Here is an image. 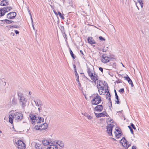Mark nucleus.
<instances>
[{
    "instance_id": "36",
    "label": "nucleus",
    "mask_w": 149,
    "mask_h": 149,
    "mask_svg": "<svg viewBox=\"0 0 149 149\" xmlns=\"http://www.w3.org/2000/svg\"><path fill=\"white\" fill-rule=\"evenodd\" d=\"M128 127L129 128V129H130V131H131V133L133 134H134V133H133V130L132 129V128L131 126H128Z\"/></svg>"
},
{
    "instance_id": "59",
    "label": "nucleus",
    "mask_w": 149,
    "mask_h": 149,
    "mask_svg": "<svg viewBox=\"0 0 149 149\" xmlns=\"http://www.w3.org/2000/svg\"><path fill=\"white\" fill-rule=\"evenodd\" d=\"M122 65H123V67H124V65L122 63Z\"/></svg>"
},
{
    "instance_id": "20",
    "label": "nucleus",
    "mask_w": 149,
    "mask_h": 149,
    "mask_svg": "<svg viewBox=\"0 0 149 149\" xmlns=\"http://www.w3.org/2000/svg\"><path fill=\"white\" fill-rule=\"evenodd\" d=\"M48 125L46 123H45L42 124V125H40V128L41 130H44L47 129L48 127Z\"/></svg>"
},
{
    "instance_id": "8",
    "label": "nucleus",
    "mask_w": 149,
    "mask_h": 149,
    "mask_svg": "<svg viewBox=\"0 0 149 149\" xmlns=\"http://www.w3.org/2000/svg\"><path fill=\"white\" fill-rule=\"evenodd\" d=\"M111 60L109 57L107 56L106 55L103 54L102 56V62L104 63L108 62Z\"/></svg>"
},
{
    "instance_id": "42",
    "label": "nucleus",
    "mask_w": 149,
    "mask_h": 149,
    "mask_svg": "<svg viewBox=\"0 0 149 149\" xmlns=\"http://www.w3.org/2000/svg\"><path fill=\"white\" fill-rule=\"evenodd\" d=\"M134 1V2L135 3V5H136V6L137 7V8L138 9V10H139V8L138 7V6H137V2H136V1Z\"/></svg>"
},
{
    "instance_id": "16",
    "label": "nucleus",
    "mask_w": 149,
    "mask_h": 149,
    "mask_svg": "<svg viewBox=\"0 0 149 149\" xmlns=\"http://www.w3.org/2000/svg\"><path fill=\"white\" fill-rule=\"evenodd\" d=\"M42 142L44 145L45 146L50 145L52 144L51 141L46 139L43 140L42 141Z\"/></svg>"
},
{
    "instance_id": "34",
    "label": "nucleus",
    "mask_w": 149,
    "mask_h": 149,
    "mask_svg": "<svg viewBox=\"0 0 149 149\" xmlns=\"http://www.w3.org/2000/svg\"><path fill=\"white\" fill-rule=\"evenodd\" d=\"M43 106H41V107H38V111L39 112H40L42 111H43L44 109L42 107Z\"/></svg>"
},
{
    "instance_id": "53",
    "label": "nucleus",
    "mask_w": 149,
    "mask_h": 149,
    "mask_svg": "<svg viewBox=\"0 0 149 149\" xmlns=\"http://www.w3.org/2000/svg\"><path fill=\"white\" fill-rule=\"evenodd\" d=\"M31 94H32V93H31V91H29V95H31Z\"/></svg>"
},
{
    "instance_id": "14",
    "label": "nucleus",
    "mask_w": 149,
    "mask_h": 149,
    "mask_svg": "<svg viewBox=\"0 0 149 149\" xmlns=\"http://www.w3.org/2000/svg\"><path fill=\"white\" fill-rule=\"evenodd\" d=\"M116 131L114 132V134L116 138H119L121 135V132L118 129H116Z\"/></svg>"
},
{
    "instance_id": "9",
    "label": "nucleus",
    "mask_w": 149,
    "mask_h": 149,
    "mask_svg": "<svg viewBox=\"0 0 149 149\" xmlns=\"http://www.w3.org/2000/svg\"><path fill=\"white\" fill-rule=\"evenodd\" d=\"M120 143L122 144L123 146L125 148L127 149L130 146L127 144V141L126 140L124 137L122 138L120 141Z\"/></svg>"
},
{
    "instance_id": "17",
    "label": "nucleus",
    "mask_w": 149,
    "mask_h": 149,
    "mask_svg": "<svg viewBox=\"0 0 149 149\" xmlns=\"http://www.w3.org/2000/svg\"><path fill=\"white\" fill-rule=\"evenodd\" d=\"M88 42L91 45L94 44L95 43V40L91 37L88 38Z\"/></svg>"
},
{
    "instance_id": "51",
    "label": "nucleus",
    "mask_w": 149,
    "mask_h": 149,
    "mask_svg": "<svg viewBox=\"0 0 149 149\" xmlns=\"http://www.w3.org/2000/svg\"><path fill=\"white\" fill-rule=\"evenodd\" d=\"M132 149H136V147L135 146H133L132 147Z\"/></svg>"
},
{
    "instance_id": "13",
    "label": "nucleus",
    "mask_w": 149,
    "mask_h": 149,
    "mask_svg": "<svg viewBox=\"0 0 149 149\" xmlns=\"http://www.w3.org/2000/svg\"><path fill=\"white\" fill-rule=\"evenodd\" d=\"M97 86L98 89L104 88V85L102 81H98L97 83Z\"/></svg>"
},
{
    "instance_id": "26",
    "label": "nucleus",
    "mask_w": 149,
    "mask_h": 149,
    "mask_svg": "<svg viewBox=\"0 0 149 149\" xmlns=\"http://www.w3.org/2000/svg\"><path fill=\"white\" fill-rule=\"evenodd\" d=\"M29 117L30 118L31 123H32L34 118L35 119V118H36V116L33 114H30L29 116Z\"/></svg>"
},
{
    "instance_id": "29",
    "label": "nucleus",
    "mask_w": 149,
    "mask_h": 149,
    "mask_svg": "<svg viewBox=\"0 0 149 149\" xmlns=\"http://www.w3.org/2000/svg\"><path fill=\"white\" fill-rule=\"evenodd\" d=\"M143 0H138L137 1L139 3L141 8H142L143 7Z\"/></svg>"
},
{
    "instance_id": "56",
    "label": "nucleus",
    "mask_w": 149,
    "mask_h": 149,
    "mask_svg": "<svg viewBox=\"0 0 149 149\" xmlns=\"http://www.w3.org/2000/svg\"><path fill=\"white\" fill-rule=\"evenodd\" d=\"M106 50H104V49H103V52H106Z\"/></svg>"
},
{
    "instance_id": "30",
    "label": "nucleus",
    "mask_w": 149,
    "mask_h": 149,
    "mask_svg": "<svg viewBox=\"0 0 149 149\" xmlns=\"http://www.w3.org/2000/svg\"><path fill=\"white\" fill-rule=\"evenodd\" d=\"M35 129L36 130H41L40 125H36L35 127Z\"/></svg>"
},
{
    "instance_id": "15",
    "label": "nucleus",
    "mask_w": 149,
    "mask_h": 149,
    "mask_svg": "<svg viewBox=\"0 0 149 149\" xmlns=\"http://www.w3.org/2000/svg\"><path fill=\"white\" fill-rule=\"evenodd\" d=\"M103 109V107L102 105H98L95 108L94 111H101Z\"/></svg>"
},
{
    "instance_id": "32",
    "label": "nucleus",
    "mask_w": 149,
    "mask_h": 149,
    "mask_svg": "<svg viewBox=\"0 0 149 149\" xmlns=\"http://www.w3.org/2000/svg\"><path fill=\"white\" fill-rule=\"evenodd\" d=\"M29 15H30V16L31 19V20L32 26V27H33V29L34 30H35V27H34V24H33V19H32V17L31 15V13H30V11H29Z\"/></svg>"
},
{
    "instance_id": "2",
    "label": "nucleus",
    "mask_w": 149,
    "mask_h": 149,
    "mask_svg": "<svg viewBox=\"0 0 149 149\" xmlns=\"http://www.w3.org/2000/svg\"><path fill=\"white\" fill-rule=\"evenodd\" d=\"M18 97L19 103L21 106L22 108L24 109L26 105V103L28 101V99L26 96H25L22 93L18 92Z\"/></svg>"
},
{
    "instance_id": "25",
    "label": "nucleus",
    "mask_w": 149,
    "mask_h": 149,
    "mask_svg": "<svg viewBox=\"0 0 149 149\" xmlns=\"http://www.w3.org/2000/svg\"><path fill=\"white\" fill-rule=\"evenodd\" d=\"M8 2L7 1L3 0L1 2V6H6L8 4Z\"/></svg>"
},
{
    "instance_id": "57",
    "label": "nucleus",
    "mask_w": 149,
    "mask_h": 149,
    "mask_svg": "<svg viewBox=\"0 0 149 149\" xmlns=\"http://www.w3.org/2000/svg\"><path fill=\"white\" fill-rule=\"evenodd\" d=\"M148 146H149V143H148Z\"/></svg>"
},
{
    "instance_id": "46",
    "label": "nucleus",
    "mask_w": 149,
    "mask_h": 149,
    "mask_svg": "<svg viewBox=\"0 0 149 149\" xmlns=\"http://www.w3.org/2000/svg\"><path fill=\"white\" fill-rule=\"evenodd\" d=\"M78 83V87L79 88H80L81 86V84L79 82Z\"/></svg>"
},
{
    "instance_id": "58",
    "label": "nucleus",
    "mask_w": 149,
    "mask_h": 149,
    "mask_svg": "<svg viewBox=\"0 0 149 149\" xmlns=\"http://www.w3.org/2000/svg\"><path fill=\"white\" fill-rule=\"evenodd\" d=\"M4 84H5V85H6V82H4Z\"/></svg>"
},
{
    "instance_id": "41",
    "label": "nucleus",
    "mask_w": 149,
    "mask_h": 149,
    "mask_svg": "<svg viewBox=\"0 0 149 149\" xmlns=\"http://www.w3.org/2000/svg\"><path fill=\"white\" fill-rule=\"evenodd\" d=\"M110 95L109 93V94H106V98L107 99H108V98H109V97H110Z\"/></svg>"
},
{
    "instance_id": "47",
    "label": "nucleus",
    "mask_w": 149,
    "mask_h": 149,
    "mask_svg": "<svg viewBox=\"0 0 149 149\" xmlns=\"http://www.w3.org/2000/svg\"><path fill=\"white\" fill-rule=\"evenodd\" d=\"M76 80L78 82V83L79 82V76H78L77 79H76Z\"/></svg>"
},
{
    "instance_id": "11",
    "label": "nucleus",
    "mask_w": 149,
    "mask_h": 149,
    "mask_svg": "<svg viewBox=\"0 0 149 149\" xmlns=\"http://www.w3.org/2000/svg\"><path fill=\"white\" fill-rule=\"evenodd\" d=\"M36 105L38 107L43 106V104L42 102L40 99H38L36 101H34Z\"/></svg>"
},
{
    "instance_id": "54",
    "label": "nucleus",
    "mask_w": 149,
    "mask_h": 149,
    "mask_svg": "<svg viewBox=\"0 0 149 149\" xmlns=\"http://www.w3.org/2000/svg\"><path fill=\"white\" fill-rule=\"evenodd\" d=\"M54 13L56 15H57V13L55 11H54Z\"/></svg>"
},
{
    "instance_id": "55",
    "label": "nucleus",
    "mask_w": 149,
    "mask_h": 149,
    "mask_svg": "<svg viewBox=\"0 0 149 149\" xmlns=\"http://www.w3.org/2000/svg\"><path fill=\"white\" fill-rule=\"evenodd\" d=\"M118 83H119L120 82H121V80H118Z\"/></svg>"
},
{
    "instance_id": "37",
    "label": "nucleus",
    "mask_w": 149,
    "mask_h": 149,
    "mask_svg": "<svg viewBox=\"0 0 149 149\" xmlns=\"http://www.w3.org/2000/svg\"><path fill=\"white\" fill-rule=\"evenodd\" d=\"M99 39L102 41L103 40V41H105V39L104 38L102 37V36H100L99 37Z\"/></svg>"
},
{
    "instance_id": "49",
    "label": "nucleus",
    "mask_w": 149,
    "mask_h": 149,
    "mask_svg": "<svg viewBox=\"0 0 149 149\" xmlns=\"http://www.w3.org/2000/svg\"><path fill=\"white\" fill-rule=\"evenodd\" d=\"M75 76H76L77 78L78 76V74L77 72V71H76V72H75Z\"/></svg>"
},
{
    "instance_id": "38",
    "label": "nucleus",
    "mask_w": 149,
    "mask_h": 149,
    "mask_svg": "<svg viewBox=\"0 0 149 149\" xmlns=\"http://www.w3.org/2000/svg\"><path fill=\"white\" fill-rule=\"evenodd\" d=\"M38 117H36V118H35V119L34 118L32 122V123L33 124H35V120H37L36 119H38Z\"/></svg>"
},
{
    "instance_id": "31",
    "label": "nucleus",
    "mask_w": 149,
    "mask_h": 149,
    "mask_svg": "<svg viewBox=\"0 0 149 149\" xmlns=\"http://www.w3.org/2000/svg\"><path fill=\"white\" fill-rule=\"evenodd\" d=\"M70 52L72 57L73 58V59H75V56H74L72 51L70 48Z\"/></svg>"
},
{
    "instance_id": "5",
    "label": "nucleus",
    "mask_w": 149,
    "mask_h": 149,
    "mask_svg": "<svg viewBox=\"0 0 149 149\" xmlns=\"http://www.w3.org/2000/svg\"><path fill=\"white\" fill-rule=\"evenodd\" d=\"M12 8L10 7H4L0 10V16H3L5 13L11 10Z\"/></svg>"
},
{
    "instance_id": "21",
    "label": "nucleus",
    "mask_w": 149,
    "mask_h": 149,
    "mask_svg": "<svg viewBox=\"0 0 149 149\" xmlns=\"http://www.w3.org/2000/svg\"><path fill=\"white\" fill-rule=\"evenodd\" d=\"M58 147L56 144H50L47 148V149H57Z\"/></svg>"
},
{
    "instance_id": "44",
    "label": "nucleus",
    "mask_w": 149,
    "mask_h": 149,
    "mask_svg": "<svg viewBox=\"0 0 149 149\" xmlns=\"http://www.w3.org/2000/svg\"><path fill=\"white\" fill-rule=\"evenodd\" d=\"M99 70H100L102 72H103V68H101V67H100L99 68Z\"/></svg>"
},
{
    "instance_id": "24",
    "label": "nucleus",
    "mask_w": 149,
    "mask_h": 149,
    "mask_svg": "<svg viewBox=\"0 0 149 149\" xmlns=\"http://www.w3.org/2000/svg\"><path fill=\"white\" fill-rule=\"evenodd\" d=\"M114 92L115 93V95L116 97V98L117 99V101H116V103L117 104H119L120 103V101H119V97L116 91L115 90H114Z\"/></svg>"
},
{
    "instance_id": "1",
    "label": "nucleus",
    "mask_w": 149,
    "mask_h": 149,
    "mask_svg": "<svg viewBox=\"0 0 149 149\" xmlns=\"http://www.w3.org/2000/svg\"><path fill=\"white\" fill-rule=\"evenodd\" d=\"M23 114L21 112H15L14 113H11L9 116V122L12 124L13 119L17 121H19L23 119Z\"/></svg>"
},
{
    "instance_id": "45",
    "label": "nucleus",
    "mask_w": 149,
    "mask_h": 149,
    "mask_svg": "<svg viewBox=\"0 0 149 149\" xmlns=\"http://www.w3.org/2000/svg\"><path fill=\"white\" fill-rule=\"evenodd\" d=\"M108 100L109 101V102L111 104V100L110 96V97H109V98H108Z\"/></svg>"
},
{
    "instance_id": "40",
    "label": "nucleus",
    "mask_w": 149,
    "mask_h": 149,
    "mask_svg": "<svg viewBox=\"0 0 149 149\" xmlns=\"http://www.w3.org/2000/svg\"><path fill=\"white\" fill-rule=\"evenodd\" d=\"M131 126L132 127L134 130H135L136 129V128L135 127V126L132 123L131 125Z\"/></svg>"
},
{
    "instance_id": "6",
    "label": "nucleus",
    "mask_w": 149,
    "mask_h": 149,
    "mask_svg": "<svg viewBox=\"0 0 149 149\" xmlns=\"http://www.w3.org/2000/svg\"><path fill=\"white\" fill-rule=\"evenodd\" d=\"M108 125L107 126V132L110 136H112V130L113 127L114 126L113 124L109 123L108 122Z\"/></svg>"
},
{
    "instance_id": "3",
    "label": "nucleus",
    "mask_w": 149,
    "mask_h": 149,
    "mask_svg": "<svg viewBox=\"0 0 149 149\" xmlns=\"http://www.w3.org/2000/svg\"><path fill=\"white\" fill-rule=\"evenodd\" d=\"M92 99L91 100V104L93 105H97L101 102L100 96L97 94L92 96Z\"/></svg>"
},
{
    "instance_id": "48",
    "label": "nucleus",
    "mask_w": 149,
    "mask_h": 149,
    "mask_svg": "<svg viewBox=\"0 0 149 149\" xmlns=\"http://www.w3.org/2000/svg\"><path fill=\"white\" fill-rule=\"evenodd\" d=\"M15 33L16 34H18L19 33V32L18 31L15 30Z\"/></svg>"
},
{
    "instance_id": "28",
    "label": "nucleus",
    "mask_w": 149,
    "mask_h": 149,
    "mask_svg": "<svg viewBox=\"0 0 149 149\" xmlns=\"http://www.w3.org/2000/svg\"><path fill=\"white\" fill-rule=\"evenodd\" d=\"M84 115L88 119L91 120L93 119V117L90 116L89 115L87 114H84Z\"/></svg>"
},
{
    "instance_id": "33",
    "label": "nucleus",
    "mask_w": 149,
    "mask_h": 149,
    "mask_svg": "<svg viewBox=\"0 0 149 149\" xmlns=\"http://www.w3.org/2000/svg\"><path fill=\"white\" fill-rule=\"evenodd\" d=\"M5 21L6 22V23L7 24H10L12 23L13 22V21L12 20H10L8 19H5Z\"/></svg>"
},
{
    "instance_id": "50",
    "label": "nucleus",
    "mask_w": 149,
    "mask_h": 149,
    "mask_svg": "<svg viewBox=\"0 0 149 149\" xmlns=\"http://www.w3.org/2000/svg\"><path fill=\"white\" fill-rule=\"evenodd\" d=\"M80 53L81 54H82V55H84V54H83V51L81 50L80 51Z\"/></svg>"
},
{
    "instance_id": "10",
    "label": "nucleus",
    "mask_w": 149,
    "mask_h": 149,
    "mask_svg": "<svg viewBox=\"0 0 149 149\" xmlns=\"http://www.w3.org/2000/svg\"><path fill=\"white\" fill-rule=\"evenodd\" d=\"M16 15V13L15 12H11L8 14L7 17V18L10 19H14Z\"/></svg>"
},
{
    "instance_id": "23",
    "label": "nucleus",
    "mask_w": 149,
    "mask_h": 149,
    "mask_svg": "<svg viewBox=\"0 0 149 149\" xmlns=\"http://www.w3.org/2000/svg\"><path fill=\"white\" fill-rule=\"evenodd\" d=\"M100 95H104L105 93V91L104 89V88H102L100 89H98Z\"/></svg>"
},
{
    "instance_id": "19",
    "label": "nucleus",
    "mask_w": 149,
    "mask_h": 149,
    "mask_svg": "<svg viewBox=\"0 0 149 149\" xmlns=\"http://www.w3.org/2000/svg\"><path fill=\"white\" fill-rule=\"evenodd\" d=\"M124 78L128 81L129 84L131 85L132 87H133L134 86L132 80L127 75L126 77H125Z\"/></svg>"
},
{
    "instance_id": "4",
    "label": "nucleus",
    "mask_w": 149,
    "mask_h": 149,
    "mask_svg": "<svg viewBox=\"0 0 149 149\" xmlns=\"http://www.w3.org/2000/svg\"><path fill=\"white\" fill-rule=\"evenodd\" d=\"M87 71L91 80L94 81L98 80V77L97 75L95 73H93V71L92 70H91L90 68H88Z\"/></svg>"
},
{
    "instance_id": "27",
    "label": "nucleus",
    "mask_w": 149,
    "mask_h": 149,
    "mask_svg": "<svg viewBox=\"0 0 149 149\" xmlns=\"http://www.w3.org/2000/svg\"><path fill=\"white\" fill-rule=\"evenodd\" d=\"M56 144H57L58 145H59V146L61 147H63V143L60 141H57V142H56Z\"/></svg>"
},
{
    "instance_id": "39",
    "label": "nucleus",
    "mask_w": 149,
    "mask_h": 149,
    "mask_svg": "<svg viewBox=\"0 0 149 149\" xmlns=\"http://www.w3.org/2000/svg\"><path fill=\"white\" fill-rule=\"evenodd\" d=\"M119 92L121 93H123L124 92V88H121L119 90Z\"/></svg>"
},
{
    "instance_id": "18",
    "label": "nucleus",
    "mask_w": 149,
    "mask_h": 149,
    "mask_svg": "<svg viewBox=\"0 0 149 149\" xmlns=\"http://www.w3.org/2000/svg\"><path fill=\"white\" fill-rule=\"evenodd\" d=\"M36 120H35V124L36 123H43L44 121V119L43 118H42L41 117H38V119H36Z\"/></svg>"
},
{
    "instance_id": "12",
    "label": "nucleus",
    "mask_w": 149,
    "mask_h": 149,
    "mask_svg": "<svg viewBox=\"0 0 149 149\" xmlns=\"http://www.w3.org/2000/svg\"><path fill=\"white\" fill-rule=\"evenodd\" d=\"M94 113L95 116L97 118L104 117L106 116L107 114L106 112L105 111L99 113H96L95 112Z\"/></svg>"
},
{
    "instance_id": "52",
    "label": "nucleus",
    "mask_w": 149,
    "mask_h": 149,
    "mask_svg": "<svg viewBox=\"0 0 149 149\" xmlns=\"http://www.w3.org/2000/svg\"><path fill=\"white\" fill-rule=\"evenodd\" d=\"M116 66V64L115 63H113V66L114 67Z\"/></svg>"
},
{
    "instance_id": "35",
    "label": "nucleus",
    "mask_w": 149,
    "mask_h": 149,
    "mask_svg": "<svg viewBox=\"0 0 149 149\" xmlns=\"http://www.w3.org/2000/svg\"><path fill=\"white\" fill-rule=\"evenodd\" d=\"M58 13L60 18L63 19H64V17L62 15L61 13L60 12H58Z\"/></svg>"
},
{
    "instance_id": "43",
    "label": "nucleus",
    "mask_w": 149,
    "mask_h": 149,
    "mask_svg": "<svg viewBox=\"0 0 149 149\" xmlns=\"http://www.w3.org/2000/svg\"><path fill=\"white\" fill-rule=\"evenodd\" d=\"M73 66L74 67V69L75 72H76L77 70H76V65H73Z\"/></svg>"
},
{
    "instance_id": "7",
    "label": "nucleus",
    "mask_w": 149,
    "mask_h": 149,
    "mask_svg": "<svg viewBox=\"0 0 149 149\" xmlns=\"http://www.w3.org/2000/svg\"><path fill=\"white\" fill-rule=\"evenodd\" d=\"M16 144L18 149H25L26 147L25 144L21 140H18Z\"/></svg>"
},
{
    "instance_id": "22",
    "label": "nucleus",
    "mask_w": 149,
    "mask_h": 149,
    "mask_svg": "<svg viewBox=\"0 0 149 149\" xmlns=\"http://www.w3.org/2000/svg\"><path fill=\"white\" fill-rule=\"evenodd\" d=\"M35 147L36 149H43L42 145L38 143H36Z\"/></svg>"
}]
</instances>
